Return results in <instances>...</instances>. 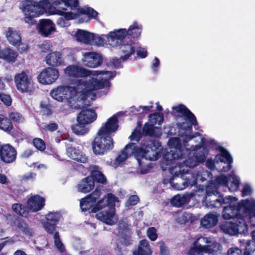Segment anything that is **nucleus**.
<instances>
[{
	"instance_id": "obj_1",
	"label": "nucleus",
	"mask_w": 255,
	"mask_h": 255,
	"mask_svg": "<svg viewBox=\"0 0 255 255\" xmlns=\"http://www.w3.org/2000/svg\"><path fill=\"white\" fill-rule=\"evenodd\" d=\"M78 0H60L54 1L53 5L45 4L38 6L30 7L23 4L22 8L24 12L23 19L29 25L36 23L35 18L44 13L48 15H59L61 16L58 18L57 24L61 27L70 25L69 20L75 19L81 16H84V20L80 19V22L88 21L89 18L96 19L98 12L93 8L88 7L78 8Z\"/></svg>"
},
{
	"instance_id": "obj_2",
	"label": "nucleus",
	"mask_w": 255,
	"mask_h": 255,
	"mask_svg": "<svg viewBox=\"0 0 255 255\" xmlns=\"http://www.w3.org/2000/svg\"><path fill=\"white\" fill-rule=\"evenodd\" d=\"M64 73L70 78H81L74 80L71 85L92 101L99 90L100 96L109 93L111 86L110 80L115 76L111 71L90 70L78 64L67 66Z\"/></svg>"
},
{
	"instance_id": "obj_3",
	"label": "nucleus",
	"mask_w": 255,
	"mask_h": 255,
	"mask_svg": "<svg viewBox=\"0 0 255 255\" xmlns=\"http://www.w3.org/2000/svg\"><path fill=\"white\" fill-rule=\"evenodd\" d=\"M170 151L164 155V160L166 161L165 164H170L169 171L173 177L182 176L189 172V168H193L198 163L205 161L208 154V150L205 147V142L194 143L191 144L187 142L190 148L187 149L184 146V149L189 154V156L183 164H179L176 160L179 159L184 156L185 152L183 148L180 144L178 138H171L168 142Z\"/></svg>"
},
{
	"instance_id": "obj_4",
	"label": "nucleus",
	"mask_w": 255,
	"mask_h": 255,
	"mask_svg": "<svg viewBox=\"0 0 255 255\" xmlns=\"http://www.w3.org/2000/svg\"><path fill=\"white\" fill-rule=\"evenodd\" d=\"M161 149V144L158 141H145L141 147H137L134 143H129L119 153L113 166L118 167L128 157L133 155L138 164L137 171L141 174H146L151 167L150 161L158 159Z\"/></svg>"
},
{
	"instance_id": "obj_5",
	"label": "nucleus",
	"mask_w": 255,
	"mask_h": 255,
	"mask_svg": "<svg viewBox=\"0 0 255 255\" xmlns=\"http://www.w3.org/2000/svg\"><path fill=\"white\" fill-rule=\"evenodd\" d=\"M171 114L174 117L178 128L179 134L183 137L184 145L189 149L187 142H205V139L197 132L192 133V126L197 124L195 116L184 105L179 104L172 107Z\"/></svg>"
},
{
	"instance_id": "obj_6",
	"label": "nucleus",
	"mask_w": 255,
	"mask_h": 255,
	"mask_svg": "<svg viewBox=\"0 0 255 255\" xmlns=\"http://www.w3.org/2000/svg\"><path fill=\"white\" fill-rule=\"evenodd\" d=\"M118 198L111 193L105 195L92 209V212L96 213V218L109 225L115 224L118 217L115 212V203L118 202Z\"/></svg>"
},
{
	"instance_id": "obj_7",
	"label": "nucleus",
	"mask_w": 255,
	"mask_h": 255,
	"mask_svg": "<svg viewBox=\"0 0 255 255\" xmlns=\"http://www.w3.org/2000/svg\"><path fill=\"white\" fill-rule=\"evenodd\" d=\"M210 197L206 195L203 200V205L209 208H219L221 206H223L222 217L224 219H230L234 217H242L241 212L239 211V202L237 198L231 196L224 198L219 196L218 198L211 200Z\"/></svg>"
},
{
	"instance_id": "obj_8",
	"label": "nucleus",
	"mask_w": 255,
	"mask_h": 255,
	"mask_svg": "<svg viewBox=\"0 0 255 255\" xmlns=\"http://www.w3.org/2000/svg\"><path fill=\"white\" fill-rule=\"evenodd\" d=\"M212 174L210 172L200 167L194 170L192 173H186L182 175L181 177L178 176L173 177L169 180L165 179L164 184L169 183L171 186L177 190H182L186 188L189 185L193 186L198 182H203L211 178Z\"/></svg>"
},
{
	"instance_id": "obj_9",
	"label": "nucleus",
	"mask_w": 255,
	"mask_h": 255,
	"mask_svg": "<svg viewBox=\"0 0 255 255\" xmlns=\"http://www.w3.org/2000/svg\"><path fill=\"white\" fill-rule=\"evenodd\" d=\"M50 95L52 99L60 102L82 101L85 105H88L91 101L71 85H61L54 88L50 91Z\"/></svg>"
},
{
	"instance_id": "obj_10",
	"label": "nucleus",
	"mask_w": 255,
	"mask_h": 255,
	"mask_svg": "<svg viewBox=\"0 0 255 255\" xmlns=\"http://www.w3.org/2000/svg\"><path fill=\"white\" fill-rule=\"evenodd\" d=\"M241 184L240 177L234 172L228 176L224 175L218 176L215 181L208 184L206 187V193L208 196H215L218 194V190L221 186L228 187L231 192H236L239 190Z\"/></svg>"
},
{
	"instance_id": "obj_11",
	"label": "nucleus",
	"mask_w": 255,
	"mask_h": 255,
	"mask_svg": "<svg viewBox=\"0 0 255 255\" xmlns=\"http://www.w3.org/2000/svg\"><path fill=\"white\" fill-rule=\"evenodd\" d=\"M142 30V25L137 21H134L128 29L120 28L110 31L107 34L108 44L110 47L119 45L127 35L134 38H138Z\"/></svg>"
},
{
	"instance_id": "obj_12",
	"label": "nucleus",
	"mask_w": 255,
	"mask_h": 255,
	"mask_svg": "<svg viewBox=\"0 0 255 255\" xmlns=\"http://www.w3.org/2000/svg\"><path fill=\"white\" fill-rule=\"evenodd\" d=\"M106 36L107 35H99L82 29H78L75 33L76 40L81 43L97 46L110 47Z\"/></svg>"
},
{
	"instance_id": "obj_13",
	"label": "nucleus",
	"mask_w": 255,
	"mask_h": 255,
	"mask_svg": "<svg viewBox=\"0 0 255 255\" xmlns=\"http://www.w3.org/2000/svg\"><path fill=\"white\" fill-rule=\"evenodd\" d=\"M233 159L229 153L224 148L220 149L218 154L213 161L208 159L206 162V166L211 169L217 168L222 172H227L231 168Z\"/></svg>"
},
{
	"instance_id": "obj_14",
	"label": "nucleus",
	"mask_w": 255,
	"mask_h": 255,
	"mask_svg": "<svg viewBox=\"0 0 255 255\" xmlns=\"http://www.w3.org/2000/svg\"><path fill=\"white\" fill-rule=\"evenodd\" d=\"M114 142L111 136L100 135L97 132L96 137L92 143V149L97 155H103L113 149Z\"/></svg>"
},
{
	"instance_id": "obj_15",
	"label": "nucleus",
	"mask_w": 255,
	"mask_h": 255,
	"mask_svg": "<svg viewBox=\"0 0 255 255\" xmlns=\"http://www.w3.org/2000/svg\"><path fill=\"white\" fill-rule=\"evenodd\" d=\"M163 121V115L161 113H154L149 116V119L143 128V131L146 134L155 137H159L161 135L159 128L154 126L157 125L160 126Z\"/></svg>"
},
{
	"instance_id": "obj_16",
	"label": "nucleus",
	"mask_w": 255,
	"mask_h": 255,
	"mask_svg": "<svg viewBox=\"0 0 255 255\" xmlns=\"http://www.w3.org/2000/svg\"><path fill=\"white\" fill-rule=\"evenodd\" d=\"M14 82L17 90L21 93H30L32 91V78L25 71L16 74L14 77Z\"/></svg>"
},
{
	"instance_id": "obj_17",
	"label": "nucleus",
	"mask_w": 255,
	"mask_h": 255,
	"mask_svg": "<svg viewBox=\"0 0 255 255\" xmlns=\"http://www.w3.org/2000/svg\"><path fill=\"white\" fill-rule=\"evenodd\" d=\"M59 70L55 68L47 67L44 69L38 75V82L44 85L53 84L59 78Z\"/></svg>"
},
{
	"instance_id": "obj_18",
	"label": "nucleus",
	"mask_w": 255,
	"mask_h": 255,
	"mask_svg": "<svg viewBox=\"0 0 255 255\" xmlns=\"http://www.w3.org/2000/svg\"><path fill=\"white\" fill-rule=\"evenodd\" d=\"M81 63L85 66L95 68L101 65L103 62L100 54L95 52H85L82 53Z\"/></svg>"
},
{
	"instance_id": "obj_19",
	"label": "nucleus",
	"mask_w": 255,
	"mask_h": 255,
	"mask_svg": "<svg viewBox=\"0 0 255 255\" xmlns=\"http://www.w3.org/2000/svg\"><path fill=\"white\" fill-rule=\"evenodd\" d=\"M119 47L120 59L123 61L129 59L135 53V43L130 40L127 41L124 39L119 45L114 47Z\"/></svg>"
},
{
	"instance_id": "obj_20",
	"label": "nucleus",
	"mask_w": 255,
	"mask_h": 255,
	"mask_svg": "<svg viewBox=\"0 0 255 255\" xmlns=\"http://www.w3.org/2000/svg\"><path fill=\"white\" fill-rule=\"evenodd\" d=\"M239 207L242 217L255 218V199L243 200L239 203Z\"/></svg>"
},
{
	"instance_id": "obj_21",
	"label": "nucleus",
	"mask_w": 255,
	"mask_h": 255,
	"mask_svg": "<svg viewBox=\"0 0 255 255\" xmlns=\"http://www.w3.org/2000/svg\"><path fill=\"white\" fill-rule=\"evenodd\" d=\"M101 195V192L98 190H95L92 193L81 199L80 206L83 211H86L94 208L98 200Z\"/></svg>"
},
{
	"instance_id": "obj_22",
	"label": "nucleus",
	"mask_w": 255,
	"mask_h": 255,
	"mask_svg": "<svg viewBox=\"0 0 255 255\" xmlns=\"http://www.w3.org/2000/svg\"><path fill=\"white\" fill-rule=\"evenodd\" d=\"M118 120L117 115H114L108 119L107 121L99 129L98 132L100 135L110 136L116 132L118 128Z\"/></svg>"
},
{
	"instance_id": "obj_23",
	"label": "nucleus",
	"mask_w": 255,
	"mask_h": 255,
	"mask_svg": "<svg viewBox=\"0 0 255 255\" xmlns=\"http://www.w3.org/2000/svg\"><path fill=\"white\" fill-rule=\"evenodd\" d=\"M16 157L15 149L10 145L7 144L0 146V158L6 163L13 162Z\"/></svg>"
},
{
	"instance_id": "obj_24",
	"label": "nucleus",
	"mask_w": 255,
	"mask_h": 255,
	"mask_svg": "<svg viewBox=\"0 0 255 255\" xmlns=\"http://www.w3.org/2000/svg\"><path fill=\"white\" fill-rule=\"evenodd\" d=\"M97 117L94 110L91 109H83L78 114L77 120L79 123L88 125L94 122Z\"/></svg>"
},
{
	"instance_id": "obj_25",
	"label": "nucleus",
	"mask_w": 255,
	"mask_h": 255,
	"mask_svg": "<svg viewBox=\"0 0 255 255\" xmlns=\"http://www.w3.org/2000/svg\"><path fill=\"white\" fill-rule=\"evenodd\" d=\"M44 205L45 199L37 195L31 196L27 202V208L32 212L40 210Z\"/></svg>"
},
{
	"instance_id": "obj_26",
	"label": "nucleus",
	"mask_w": 255,
	"mask_h": 255,
	"mask_svg": "<svg viewBox=\"0 0 255 255\" xmlns=\"http://www.w3.org/2000/svg\"><path fill=\"white\" fill-rule=\"evenodd\" d=\"M45 62L50 66H59L63 63V55L59 51L50 52L45 57Z\"/></svg>"
},
{
	"instance_id": "obj_27",
	"label": "nucleus",
	"mask_w": 255,
	"mask_h": 255,
	"mask_svg": "<svg viewBox=\"0 0 255 255\" xmlns=\"http://www.w3.org/2000/svg\"><path fill=\"white\" fill-rule=\"evenodd\" d=\"M5 36L8 42L12 45L18 47L21 44V38L19 32L9 27L5 31Z\"/></svg>"
},
{
	"instance_id": "obj_28",
	"label": "nucleus",
	"mask_w": 255,
	"mask_h": 255,
	"mask_svg": "<svg viewBox=\"0 0 255 255\" xmlns=\"http://www.w3.org/2000/svg\"><path fill=\"white\" fill-rule=\"evenodd\" d=\"M195 193H185L184 194H177L174 196L171 200V204L172 206L180 207L187 204L190 201L191 197L195 196Z\"/></svg>"
},
{
	"instance_id": "obj_29",
	"label": "nucleus",
	"mask_w": 255,
	"mask_h": 255,
	"mask_svg": "<svg viewBox=\"0 0 255 255\" xmlns=\"http://www.w3.org/2000/svg\"><path fill=\"white\" fill-rule=\"evenodd\" d=\"M66 153L70 158L81 163H86L88 161V158L86 155L80 151L73 147H70L67 148Z\"/></svg>"
},
{
	"instance_id": "obj_30",
	"label": "nucleus",
	"mask_w": 255,
	"mask_h": 255,
	"mask_svg": "<svg viewBox=\"0 0 255 255\" xmlns=\"http://www.w3.org/2000/svg\"><path fill=\"white\" fill-rule=\"evenodd\" d=\"M39 28L40 33L45 36H47L56 30L54 23L48 19L40 21Z\"/></svg>"
},
{
	"instance_id": "obj_31",
	"label": "nucleus",
	"mask_w": 255,
	"mask_h": 255,
	"mask_svg": "<svg viewBox=\"0 0 255 255\" xmlns=\"http://www.w3.org/2000/svg\"><path fill=\"white\" fill-rule=\"evenodd\" d=\"M94 180L92 177L88 176L82 180L78 184L77 190L78 192L87 193L94 188Z\"/></svg>"
},
{
	"instance_id": "obj_32",
	"label": "nucleus",
	"mask_w": 255,
	"mask_h": 255,
	"mask_svg": "<svg viewBox=\"0 0 255 255\" xmlns=\"http://www.w3.org/2000/svg\"><path fill=\"white\" fill-rule=\"evenodd\" d=\"M152 253L149 243L146 240L140 241L137 248L133 251V255H151Z\"/></svg>"
},
{
	"instance_id": "obj_33",
	"label": "nucleus",
	"mask_w": 255,
	"mask_h": 255,
	"mask_svg": "<svg viewBox=\"0 0 255 255\" xmlns=\"http://www.w3.org/2000/svg\"><path fill=\"white\" fill-rule=\"evenodd\" d=\"M218 221V216L214 214L206 215L201 220V225L205 228H210L216 226Z\"/></svg>"
},
{
	"instance_id": "obj_34",
	"label": "nucleus",
	"mask_w": 255,
	"mask_h": 255,
	"mask_svg": "<svg viewBox=\"0 0 255 255\" xmlns=\"http://www.w3.org/2000/svg\"><path fill=\"white\" fill-rule=\"evenodd\" d=\"M220 228L225 233L231 235H235L237 234L236 225L235 223L231 222H225L223 223Z\"/></svg>"
},
{
	"instance_id": "obj_35",
	"label": "nucleus",
	"mask_w": 255,
	"mask_h": 255,
	"mask_svg": "<svg viewBox=\"0 0 255 255\" xmlns=\"http://www.w3.org/2000/svg\"><path fill=\"white\" fill-rule=\"evenodd\" d=\"M236 225L237 234H244L245 235L248 232V226L245 222L244 219L239 217L238 218V221L235 223Z\"/></svg>"
},
{
	"instance_id": "obj_36",
	"label": "nucleus",
	"mask_w": 255,
	"mask_h": 255,
	"mask_svg": "<svg viewBox=\"0 0 255 255\" xmlns=\"http://www.w3.org/2000/svg\"><path fill=\"white\" fill-rule=\"evenodd\" d=\"M86 124L79 123L72 127L73 132L77 135H83L87 133L89 130V128Z\"/></svg>"
},
{
	"instance_id": "obj_37",
	"label": "nucleus",
	"mask_w": 255,
	"mask_h": 255,
	"mask_svg": "<svg viewBox=\"0 0 255 255\" xmlns=\"http://www.w3.org/2000/svg\"><path fill=\"white\" fill-rule=\"evenodd\" d=\"M176 128L174 127H168L165 128V132H166L169 135H174V134H177L180 137H176V138L178 139V140L179 141L180 144L181 145L182 148H183V147L184 148V145L183 144V137H181V136H180L179 134L178 128L177 126V124L176 125ZM174 138V137H173L172 138ZM171 138H170L169 140H170ZM169 141V140H168V141Z\"/></svg>"
},
{
	"instance_id": "obj_38",
	"label": "nucleus",
	"mask_w": 255,
	"mask_h": 255,
	"mask_svg": "<svg viewBox=\"0 0 255 255\" xmlns=\"http://www.w3.org/2000/svg\"><path fill=\"white\" fill-rule=\"evenodd\" d=\"M12 128V125L8 119L3 115H0V129L3 130H10Z\"/></svg>"
},
{
	"instance_id": "obj_39",
	"label": "nucleus",
	"mask_w": 255,
	"mask_h": 255,
	"mask_svg": "<svg viewBox=\"0 0 255 255\" xmlns=\"http://www.w3.org/2000/svg\"><path fill=\"white\" fill-rule=\"evenodd\" d=\"M12 209L16 214L22 217H26L28 215L27 211L20 204H13Z\"/></svg>"
},
{
	"instance_id": "obj_40",
	"label": "nucleus",
	"mask_w": 255,
	"mask_h": 255,
	"mask_svg": "<svg viewBox=\"0 0 255 255\" xmlns=\"http://www.w3.org/2000/svg\"><path fill=\"white\" fill-rule=\"evenodd\" d=\"M54 242L55 246L59 252L63 253L65 251V247L60 239L59 234L57 232L54 235Z\"/></svg>"
},
{
	"instance_id": "obj_41",
	"label": "nucleus",
	"mask_w": 255,
	"mask_h": 255,
	"mask_svg": "<svg viewBox=\"0 0 255 255\" xmlns=\"http://www.w3.org/2000/svg\"><path fill=\"white\" fill-rule=\"evenodd\" d=\"M93 180H96L101 183H105L106 182V178L105 175L99 171H94L92 172V176Z\"/></svg>"
},
{
	"instance_id": "obj_42",
	"label": "nucleus",
	"mask_w": 255,
	"mask_h": 255,
	"mask_svg": "<svg viewBox=\"0 0 255 255\" xmlns=\"http://www.w3.org/2000/svg\"><path fill=\"white\" fill-rule=\"evenodd\" d=\"M9 119L13 122L22 123L24 121V117L18 112H11L9 115Z\"/></svg>"
},
{
	"instance_id": "obj_43",
	"label": "nucleus",
	"mask_w": 255,
	"mask_h": 255,
	"mask_svg": "<svg viewBox=\"0 0 255 255\" xmlns=\"http://www.w3.org/2000/svg\"><path fill=\"white\" fill-rule=\"evenodd\" d=\"M255 251V243L252 240H249L246 245L245 254L250 255Z\"/></svg>"
},
{
	"instance_id": "obj_44",
	"label": "nucleus",
	"mask_w": 255,
	"mask_h": 255,
	"mask_svg": "<svg viewBox=\"0 0 255 255\" xmlns=\"http://www.w3.org/2000/svg\"><path fill=\"white\" fill-rule=\"evenodd\" d=\"M39 50L41 52L47 53L52 50V44L48 41H44L38 45Z\"/></svg>"
},
{
	"instance_id": "obj_45",
	"label": "nucleus",
	"mask_w": 255,
	"mask_h": 255,
	"mask_svg": "<svg viewBox=\"0 0 255 255\" xmlns=\"http://www.w3.org/2000/svg\"><path fill=\"white\" fill-rule=\"evenodd\" d=\"M33 143L35 148L40 151H43L45 149V144L41 138H34L33 140Z\"/></svg>"
},
{
	"instance_id": "obj_46",
	"label": "nucleus",
	"mask_w": 255,
	"mask_h": 255,
	"mask_svg": "<svg viewBox=\"0 0 255 255\" xmlns=\"http://www.w3.org/2000/svg\"><path fill=\"white\" fill-rule=\"evenodd\" d=\"M253 192V189L251 184L245 183L243 185L242 194L243 196H249Z\"/></svg>"
},
{
	"instance_id": "obj_47",
	"label": "nucleus",
	"mask_w": 255,
	"mask_h": 255,
	"mask_svg": "<svg viewBox=\"0 0 255 255\" xmlns=\"http://www.w3.org/2000/svg\"><path fill=\"white\" fill-rule=\"evenodd\" d=\"M129 229V226L126 220H123L119 222L118 233L122 234L125 232L128 231Z\"/></svg>"
},
{
	"instance_id": "obj_48",
	"label": "nucleus",
	"mask_w": 255,
	"mask_h": 255,
	"mask_svg": "<svg viewBox=\"0 0 255 255\" xmlns=\"http://www.w3.org/2000/svg\"><path fill=\"white\" fill-rule=\"evenodd\" d=\"M60 215L57 213H50L46 215V222H52L55 224L56 222L58 221L60 219Z\"/></svg>"
},
{
	"instance_id": "obj_49",
	"label": "nucleus",
	"mask_w": 255,
	"mask_h": 255,
	"mask_svg": "<svg viewBox=\"0 0 255 255\" xmlns=\"http://www.w3.org/2000/svg\"><path fill=\"white\" fill-rule=\"evenodd\" d=\"M0 99L1 101L6 106H10L12 103L11 97L4 93H0Z\"/></svg>"
},
{
	"instance_id": "obj_50",
	"label": "nucleus",
	"mask_w": 255,
	"mask_h": 255,
	"mask_svg": "<svg viewBox=\"0 0 255 255\" xmlns=\"http://www.w3.org/2000/svg\"><path fill=\"white\" fill-rule=\"evenodd\" d=\"M146 233L147 237L150 240L154 241L156 240L157 238V231L155 228L150 227L148 228L147 230Z\"/></svg>"
},
{
	"instance_id": "obj_51",
	"label": "nucleus",
	"mask_w": 255,
	"mask_h": 255,
	"mask_svg": "<svg viewBox=\"0 0 255 255\" xmlns=\"http://www.w3.org/2000/svg\"><path fill=\"white\" fill-rule=\"evenodd\" d=\"M36 0H23L21 1V3L20 4V5H19V8L20 9L22 10V12H23V14H24V12L22 10V7L23 6V4H25L26 5H27L29 7H32V6H40L39 4V5H35V3H36ZM30 8H31L32 9H33V7H30Z\"/></svg>"
},
{
	"instance_id": "obj_52",
	"label": "nucleus",
	"mask_w": 255,
	"mask_h": 255,
	"mask_svg": "<svg viewBox=\"0 0 255 255\" xmlns=\"http://www.w3.org/2000/svg\"><path fill=\"white\" fill-rule=\"evenodd\" d=\"M141 134L140 130L136 128L132 132L131 135L129 137V138L131 141H138L141 137Z\"/></svg>"
},
{
	"instance_id": "obj_53",
	"label": "nucleus",
	"mask_w": 255,
	"mask_h": 255,
	"mask_svg": "<svg viewBox=\"0 0 255 255\" xmlns=\"http://www.w3.org/2000/svg\"><path fill=\"white\" fill-rule=\"evenodd\" d=\"M44 229L48 233H52L55 230V224H52L48 222H45L43 224Z\"/></svg>"
},
{
	"instance_id": "obj_54",
	"label": "nucleus",
	"mask_w": 255,
	"mask_h": 255,
	"mask_svg": "<svg viewBox=\"0 0 255 255\" xmlns=\"http://www.w3.org/2000/svg\"><path fill=\"white\" fill-rule=\"evenodd\" d=\"M160 253L159 255H169V252L165 244L161 242L159 243Z\"/></svg>"
},
{
	"instance_id": "obj_55",
	"label": "nucleus",
	"mask_w": 255,
	"mask_h": 255,
	"mask_svg": "<svg viewBox=\"0 0 255 255\" xmlns=\"http://www.w3.org/2000/svg\"><path fill=\"white\" fill-rule=\"evenodd\" d=\"M160 65V61L157 57H154L153 59L151 65V68L153 72H156L158 71Z\"/></svg>"
},
{
	"instance_id": "obj_56",
	"label": "nucleus",
	"mask_w": 255,
	"mask_h": 255,
	"mask_svg": "<svg viewBox=\"0 0 255 255\" xmlns=\"http://www.w3.org/2000/svg\"><path fill=\"white\" fill-rule=\"evenodd\" d=\"M19 232L27 236H30L32 235V231L26 226H21L19 228Z\"/></svg>"
},
{
	"instance_id": "obj_57",
	"label": "nucleus",
	"mask_w": 255,
	"mask_h": 255,
	"mask_svg": "<svg viewBox=\"0 0 255 255\" xmlns=\"http://www.w3.org/2000/svg\"><path fill=\"white\" fill-rule=\"evenodd\" d=\"M137 55L141 58H144L147 56V53L146 49L139 47L137 49Z\"/></svg>"
},
{
	"instance_id": "obj_58",
	"label": "nucleus",
	"mask_w": 255,
	"mask_h": 255,
	"mask_svg": "<svg viewBox=\"0 0 255 255\" xmlns=\"http://www.w3.org/2000/svg\"><path fill=\"white\" fill-rule=\"evenodd\" d=\"M138 197L136 195H133L129 198L127 204L128 205H134L138 203Z\"/></svg>"
},
{
	"instance_id": "obj_59",
	"label": "nucleus",
	"mask_w": 255,
	"mask_h": 255,
	"mask_svg": "<svg viewBox=\"0 0 255 255\" xmlns=\"http://www.w3.org/2000/svg\"><path fill=\"white\" fill-rule=\"evenodd\" d=\"M242 251L238 248H232L229 250L228 255H241Z\"/></svg>"
},
{
	"instance_id": "obj_60",
	"label": "nucleus",
	"mask_w": 255,
	"mask_h": 255,
	"mask_svg": "<svg viewBox=\"0 0 255 255\" xmlns=\"http://www.w3.org/2000/svg\"><path fill=\"white\" fill-rule=\"evenodd\" d=\"M57 128V125L55 123L49 124L45 127V129L50 131H53L56 130Z\"/></svg>"
},
{
	"instance_id": "obj_61",
	"label": "nucleus",
	"mask_w": 255,
	"mask_h": 255,
	"mask_svg": "<svg viewBox=\"0 0 255 255\" xmlns=\"http://www.w3.org/2000/svg\"><path fill=\"white\" fill-rule=\"evenodd\" d=\"M35 174L33 173L29 172L23 176V179L25 180H31L35 178Z\"/></svg>"
},
{
	"instance_id": "obj_62",
	"label": "nucleus",
	"mask_w": 255,
	"mask_h": 255,
	"mask_svg": "<svg viewBox=\"0 0 255 255\" xmlns=\"http://www.w3.org/2000/svg\"><path fill=\"white\" fill-rule=\"evenodd\" d=\"M7 183V179L6 176L2 174H0V183L6 184Z\"/></svg>"
},
{
	"instance_id": "obj_63",
	"label": "nucleus",
	"mask_w": 255,
	"mask_h": 255,
	"mask_svg": "<svg viewBox=\"0 0 255 255\" xmlns=\"http://www.w3.org/2000/svg\"><path fill=\"white\" fill-rule=\"evenodd\" d=\"M152 107L153 105L152 103H151L149 106H140L139 108L142 109L143 111H149L152 108Z\"/></svg>"
},
{
	"instance_id": "obj_64",
	"label": "nucleus",
	"mask_w": 255,
	"mask_h": 255,
	"mask_svg": "<svg viewBox=\"0 0 255 255\" xmlns=\"http://www.w3.org/2000/svg\"><path fill=\"white\" fill-rule=\"evenodd\" d=\"M13 255H27L26 254L22 251L17 250L16 251Z\"/></svg>"
}]
</instances>
